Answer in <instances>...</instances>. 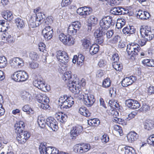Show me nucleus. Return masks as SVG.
<instances>
[{
  "mask_svg": "<svg viewBox=\"0 0 154 154\" xmlns=\"http://www.w3.org/2000/svg\"><path fill=\"white\" fill-rule=\"evenodd\" d=\"M14 130L16 133L23 131L25 127V124L23 122L20 121L15 124Z\"/></svg>",
  "mask_w": 154,
  "mask_h": 154,
  "instance_id": "cd10ccee",
  "label": "nucleus"
},
{
  "mask_svg": "<svg viewBox=\"0 0 154 154\" xmlns=\"http://www.w3.org/2000/svg\"><path fill=\"white\" fill-rule=\"evenodd\" d=\"M12 79L17 82H24L28 79L27 73L24 71H18L15 72L12 76Z\"/></svg>",
  "mask_w": 154,
  "mask_h": 154,
  "instance_id": "6e6552de",
  "label": "nucleus"
},
{
  "mask_svg": "<svg viewBox=\"0 0 154 154\" xmlns=\"http://www.w3.org/2000/svg\"><path fill=\"white\" fill-rule=\"evenodd\" d=\"M99 46L97 44L92 45L90 49V53L92 55L96 54L99 51Z\"/></svg>",
  "mask_w": 154,
  "mask_h": 154,
  "instance_id": "c9c22d12",
  "label": "nucleus"
},
{
  "mask_svg": "<svg viewBox=\"0 0 154 154\" xmlns=\"http://www.w3.org/2000/svg\"><path fill=\"white\" fill-rule=\"evenodd\" d=\"M79 112L81 114L87 117H89L91 115V113L85 107H80L79 109Z\"/></svg>",
  "mask_w": 154,
  "mask_h": 154,
  "instance_id": "7c9ffc66",
  "label": "nucleus"
},
{
  "mask_svg": "<svg viewBox=\"0 0 154 154\" xmlns=\"http://www.w3.org/2000/svg\"><path fill=\"white\" fill-rule=\"evenodd\" d=\"M90 149V146L88 144H77L75 146V152L83 153L88 151Z\"/></svg>",
  "mask_w": 154,
  "mask_h": 154,
  "instance_id": "ddd939ff",
  "label": "nucleus"
},
{
  "mask_svg": "<svg viewBox=\"0 0 154 154\" xmlns=\"http://www.w3.org/2000/svg\"><path fill=\"white\" fill-rule=\"evenodd\" d=\"M126 50L129 56L134 57L138 54V53L140 51L141 48L137 44L131 43L127 45Z\"/></svg>",
  "mask_w": 154,
  "mask_h": 154,
  "instance_id": "20e7f679",
  "label": "nucleus"
},
{
  "mask_svg": "<svg viewBox=\"0 0 154 154\" xmlns=\"http://www.w3.org/2000/svg\"><path fill=\"white\" fill-rule=\"evenodd\" d=\"M43 21L42 13L38 12L36 14V16L32 17L29 20V25L31 28H34L38 26Z\"/></svg>",
  "mask_w": 154,
  "mask_h": 154,
  "instance_id": "39448f33",
  "label": "nucleus"
},
{
  "mask_svg": "<svg viewBox=\"0 0 154 154\" xmlns=\"http://www.w3.org/2000/svg\"><path fill=\"white\" fill-rule=\"evenodd\" d=\"M57 57L58 61L60 62L61 66L64 67L69 61V57L67 53L65 51H59L57 52ZM66 67V66H64Z\"/></svg>",
  "mask_w": 154,
  "mask_h": 154,
  "instance_id": "1a4fd4ad",
  "label": "nucleus"
},
{
  "mask_svg": "<svg viewBox=\"0 0 154 154\" xmlns=\"http://www.w3.org/2000/svg\"><path fill=\"white\" fill-rule=\"evenodd\" d=\"M136 79V77L135 76L126 77L121 82L122 85L123 87H126L131 85Z\"/></svg>",
  "mask_w": 154,
  "mask_h": 154,
  "instance_id": "a211bd4d",
  "label": "nucleus"
},
{
  "mask_svg": "<svg viewBox=\"0 0 154 154\" xmlns=\"http://www.w3.org/2000/svg\"><path fill=\"white\" fill-rule=\"evenodd\" d=\"M46 124L53 131H55L57 130V122L53 117H48L46 120Z\"/></svg>",
  "mask_w": 154,
  "mask_h": 154,
  "instance_id": "4468645a",
  "label": "nucleus"
},
{
  "mask_svg": "<svg viewBox=\"0 0 154 154\" xmlns=\"http://www.w3.org/2000/svg\"><path fill=\"white\" fill-rule=\"evenodd\" d=\"M137 15L139 18L143 20H146L150 17V14L148 12L140 10L138 11Z\"/></svg>",
  "mask_w": 154,
  "mask_h": 154,
  "instance_id": "a878e982",
  "label": "nucleus"
},
{
  "mask_svg": "<svg viewBox=\"0 0 154 154\" xmlns=\"http://www.w3.org/2000/svg\"><path fill=\"white\" fill-rule=\"evenodd\" d=\"M46 147L44 143H41L39 146V150L41 154H45L46 152Z\"/></svg>",
  "mask_w": 154,
  "mask_h": 154,
  "instance_id": "de8ad7c7",
  "label": "nucleus"
},
{
  "mask_svg": "<svg viewBox=\"0 0 154 154\" xmlns=\"http://www.w3.org/2000/svg\"><path fill=\"white\" fill-rule=\"evenodd\" d=\"M120 37L118 35H116L112 39L109 40L110 42L112 44H116L120 39Z\"/></svg>",
  "mask_w": 154,
  "mask_h": 154,
  "instance_id": "5fc2aeb1",
  "label": "nucleus"
},
{
  "mask_svg": "<svg viewBox=\"0 0 154 154\" xmlns=\"http://www.w3.org/2000/svg\"><path fill=\"white\" fill-rule=\"evenodd\" d=\"M83 128L81 126L77 125L73 127L70 131V137L72 139H75L76 137L82 132Z\"/></svg>",
  "mask_w": 154,
  "mask_h": 154,
  "instance_id": "2eb2a0df",
  "label": "nucleus"
},
{
  "mask_svg": "<svg viewBox=\"0 0 154 154\" xmlns=\"http://www.w3.org/2000/svg\"><path fill=\"white\" fill-rule=\"evenodd\" d=\"M103 30L101 31L100 29H97L96 30L94 33V36L95 37H98L102 36L103 34Z\"/></svg>",
  "mask_w": 154,
  "mask_h": 154,
  "instance_id": "6e6d98bb",
  "label": "nucleus"
},
{
  "mask_svg": "<svg viewBox=\"0 0 154 154\" xmlns=\"http://www.w3.org/2000/svg\"><path fill=\"white\" fill-rule=\"evenodd\" d=\"M21 97L25 101L28 102L32 99L31 94L28 92L26 91H23L21 92Z\"/></svg>",
  "mask_w": 154,
  "mask_h": 154,
  "instance_id": "393cba45",
  "label": "nucleus"
},
{
  "mask_svg": "<svg viewBox=\"0 0 154 154\" xmlns=\"http://www.w3.org/2000/svg\"><path fill=\"white\" fill-rule=\"evenodd\" d=\"M33 84L35 87L42 91H45L46 88V86L43 79L42 78L35 79L33 82Z\"/></svg>",
  "mask_w": 154,
  "mask_h": 154,
  "instance_id": "aec40b11",
  "label": "nucleus"
},
{
  "mask_svg": "<svg viewBox=\"0 0 154 154\" xmlns=\"http://www.w3.org/2000/svg\"><path fill=\"white\" fill-rule=\"evenodd\" d=\"M84 12V18H86L87 16L90 14L92 12L91 9L90 7H82Z\"/></svg>",
  "mask_w": 154,
  "mask_h": 154,
  "instance_id": "79ce46f5",
  "label": "nucleus"
},
{
  "mask_svg": "<svg viewBox=\"0 0 154 154\" xmlns=\"http://www.w3.org/2000/svg\"><path fill=\"white\" fill-rule=\"evenodd\" d=\"M123 10V8L120 7H115L111 9L110 13L115 15H121Z\"/></svg>",
  "mask_w": 154,
  "mask_h": 154,
  "instance_id": "473e14b6",
  "label": "nucleus"
},
{
  "mask_svg": "<svg viewBox=\"0 0 154 154\" xmlns=\"http://www.w3.org/2000/svg\"><path fill=\"white\" fill-rule=\"evenodd\" d=\"M83 98L84 103L88 107L92 106L95 101L94 97L93 95H85L84 96Z\"/></svg>",
  "mask_w": 154,
  "mask_h": 154,
  "instance_id": "6ab92c4d",
  "label": "nucleus"
},
{
  "mask_svg": "<svg viewBox=\"0 0 154 154\" xmlns=\"http://www.w3.org/2000/svg\"><path fill=\"white\" fill-rule=\"evenodd\" d=\"M89 123H88V124L90 125L96 127L100 124V121L98 119H93L91 120V121Z\"/></svg>",
  "mask_w": 154,
  "mask_h": 154,
  "instance_id": "49530a36",
  "label": "nucleus"
},
{
  "mask_svg": "<svg viewBox=\"0 0 154 154\" xmlns=\"http://www.w3.org/2000/svg\"><path fill=\"white\" fill-rule=\"evenodd\" d=\"M8 64L6 57L4 56H0V67H5Z\"/></svg>",
  "mask_w": 154,
  "mask_h": 154,
  "instance_id": "4c0bfd02",
  "label": "nucleus"
},
{
  "mask_svg": "<svg viewBox=\"0 0 154 154\" xmlns=\"http://www.w3.org/2000/svg\"><path fill=\"white\" fill-rule=\"evenodd\" d=\"M71 71L65 72L62 77L63 80L68 82L67 85L69 89L72 92L74 93L77 96L80 93V85L79 83V79L76 75H74V77H72Z\"/></svg>",
  "mask_w": 154,
  "mask_h": 154,
  "instance_id": "f257e3e1",
  "label": "nucleus"
},
{
  "mask_svg": "<svg viewBox=\"0 0 154 154\" xmlns=\"http://www.w3.org/2000/svg\"><path fill=\"white\" fill-rule=\"evenodd\" d=\"M147 141L149 144L154 146V134H152L149 137Z\"/></svg>",
  "mask_w": 154,
  "mask_h": 154,
  "instance_id": "09e8293b",
  "label": "nucleus"
},
{
  "mask_svg": "<svg viewBox=\"0 0 154 154\" xmlns=\"http://www.w3.org/2000/svg\"><path fill=\"white\" fill-rule=\"evenodd\" d=\"M38 49L40 51H43L45 49L46 46L45 44L42 42H40L38 44Z\"/></svg>",
  "mask_w": 154,
  "mask_h": 154,
  "instance_id": "bf43d9fd",
  "label": "nucleus"
},
{
  "mask_svg": "<svg viewBox=\"0 0 154 154\" xmlns=\"http://www.w3.org/2000/svg\"><path fill=\"white\" fill-rule=\"evenodd\" d=\"M97 18L93 15L90 16L88 20V30L91 31L92 26H94L97 23Z\"/></svg>",
  "mask_w": 154,
  "mask_h": 154,
  "instance_id": "4be33fe9",
  "label": "nucleus"
},
{
  "mask_svg": "<svg viewBox=\"0 0 154 154\" xmlns=\"http://www.w3.org/2000/svg\"><path fill=\"white\" fill-rule=\"evenodd\" d=\"M52 22L53 20L51 17L47 18L45 21V25H48V26H50V24L52 23ZM45 26L46 25H45Z\"/></svg>",
  "mask_w": 154,
  "mask_h": 154,
  "instance_id": "680f3d73",
  "label": "nucleus"
},
{
  "mask_svg": "<svg viewBox=\"0 0 154 154\" xmlns=\"http://www.w3.org/2000/svg\"><path fill=\"white\" fill-rule=\"evenodd\" d=\"M67 35L64 33H61L58 36L59 40L63 43L65 42V38H67Z\"/></svg>",
  "mask_w": 154,
  "mask_h": 154,
  "instance_id": "864d4df0",
  "label": "nucleus"
},
{
  "mask_svg": "<svg viewBox=\"0 0 154 154\" xmlns=\"http://www.w3.org/2000/svg\"><path fill=\"white\" fill-rule=\"evenodd\" d=\"M36 97L37 101L39 103V105L41 108L45 109L49 108V99L45 95L38 94Z\"/></svg>",
  "mask_w": 154,
  "mask_h": 154,
  "instance_id": "423d86ee",
  "label": "nucleus"
},
{
  "mask_svg": "<svg viewBox=\"0 0 154 154\" xmlns=\"http://www.w3.org/2000/svg\"><path fill=\"white\" fill-rule=\"evenodd\" d=\"M55 117L58 121L63 123L65 122L67 119L66 115L61 112L56 113Z\"/></svg>",
  "mask_w": 154,
  "mask_h": 154,
  "instance_id": "bb28decb",
  "label": "nucleus"
},
{
  "mask_svg": "<svg viewBox=\"0 0 154 154\" xmlns=\"http://www.w3.org/2000/svg\"><path fill=\"white\" fill-rule=\"evenodd\" d=\"M39 65L37 61H34L31 63H29V66L30 67H38Z\"/></svg>",
  "mask_w": 154,
  "mask_h": 154,
  "instance_id": "0e129e2a",
  "label": "nucleus"
},
{
  "mask_svg": "<svg viewBox=\"0 0 154 154\" xmlns=\"http://www.w3.org/2000/svg\"><path fill=\"white\" fill-rule=\"evenodd\" d=\"M17 133V139L20 143L23 144L30 137V134L27 131H22Z\"/></svg>",
  "mask_w": 154,
  "mask_h": 154,
  "instance_id": "9b49d317",
  "label": "nucleus"
},
{
  "mask_svg": "<svg viewBox=\"0 0 154 154\" xmlns=\"http://www.w3.org/2000/svg\"><path fill=\"white\" fill-rule=\"evenodd\" d=\"M114 128L115 130L119 133L120 136H122L123 135L122 131L120 126L117 125H115Z\"/></svg>",
  "mask_w": 154,
  "mask_h": 154,
  "instance_id": "3c124183",
  "label": "nucleus"
},
{
  "mask_svg": "<svg viewBox=\"0 0 154 154\" xmlns=\"http://www.w3.org/2000/svg\"><path fill=\"white\" fill-rule=\"evenodd\" d=\"M109 136L105 134L103 135L101 138V140L103 143H106L109 141Z\"/></svg>",
  "mask_w": 154,
  "mask_h": 154,
  "instance_id": "4d7b16f0",
  "label": "nucleus"
},
{
  "mask_svg": "<svg viewBox=\"0 0 154 154\" xmlns=\"http://www.w3.org/2000/svg\"><path fill=\"white\" fill-rule=\"evenodd\" d=\"M149 109L150 107L149 106L145 104L143 105L140 108V109L142 110L143 111L146 112L149 110Z\"/></svg>",
  "mask_w": 154,
  "mask_h": 154,
  "instance_id": "69168bd1",
  "label": "nucleus"
},
{
  "mask_svg": "<svg viewBox=\"0 0 154 154\" xmlns=\"http://www.w3.org/2000/svg\"><path fill=\"white\" fill-rule=\"evenodd\" d=\"M150 40H147L145 38H143L140 39L139 41V43L141 46H143L145 45L147 41H149Z\"/></svg>",
  "mask_w": 154,
  "mask_h": 154,
  "instance_id": "052dcab7",
  "label": "nucleus"
},
{
  "mask_svg": "<svg viewBox=\"0 0 154 154\" xmlns=\"http://www.w3.org/2000/svg\"><path fill=\"white\" fill-rule=\"evenodd\" d=\"M84 57L81 54H80L78 56L74 55L72 59V61L74 63H75L77 61L78 66H82L84 63Z\"/></svg>",
  "mask_w": 154,
  "mask_h": 154,
  "instance_id": "412c9836",
  "label": "nucleus"
},
{
  "mask_svg": "<svg viewBox=\"0 0 154 154\" xmlns=\"http://www.w3.org/2000/svg\"><path fill=\"white\" fill-rule=\"evenodd\" d=\"M140 33L142 37L147 40H151L154 37V30L148 26L141 28Z\"/></svg>",
  "mask_w": 154,
  "mask_h": 154,
  "instance_id": "0eeeda50",
  "label": "nucleus"
},
{
  "mask_svg": "<svg viewBox=\"0 0 154 154\" xmlns=\"http://www.w3.org/2000/svg\"><path fill=\"white\" fill-rule=\"evenodd\" d=\"M135 30L133 26H129L125 27L123 29L122 31L124 34H131L134 33Z\"/></svg>",
  "mask_w": 154,
  "mask_h": 154,
  "instance_id": "2f4dec72",
  "label": "nucleus"
},
{
  "mask_svg": "<svg viewBox=\"0 0 154 154\" xmlns=\"http://www.w3.org/2000/svg\"><path fill=\"white\" fill-rule=\"evenodd\" d=\"M125 154H136L135 150L133 148L130 146H126L123 149Z\"/></svg>",
  "mask_w": 154,
  "mask_h": 154,
  "instance_id": "f704fd0d",
  "label": "nucleus"
},
{
  "mask_svg": "<svg viewBox=\"0 0 154 154\" xmlns=\"http://www.w3.org/2000/svg\"><path fill=\"white\" fill-rule=\"evenodd\" d=\"M83 9V8L82 7L79 8L77 10V13L78 14H79L80 16H82L84 18V15Z\"/></svg>",
  "mask_w": 154,
  "mask_h": 154,
  "instance_id": "e2e57ef3",
  "label": "nucleus"
},
{
  "mask_svg": "<svg viewBox=\"0 0 154 154\" xmlns=\"http://www.w3.org/2000/svg\"><path fill=\"white\" fill-rule=\"evenodd\" d=\"M147 91L149 94H154V86H150L147 88Z\"/></svg>",
  "mask_w": 154,
  "mask_h": 154,
  "instance_id": "774afa93",
  "label": "nucleus"
},
{
  "mask_svg": "<svg viewBox=\"0 0 154 154\" xmlns=\"http://www.w3.org/2000/svg\"><path fill=\"white\" fill-rule=\"evenodd\" d=\"M106 62L103 60H100L98 63V65L100 67L105 66Z\"/></svg>",
  "mask_w": 154,
  "mask_h": 154,
  "instance_id": "338daca9",
  "label": "nucleus"
},
{
  "mask_svg": "<svg viewBox=\"0 0 154 154\" xmlns=\"http://www.w3.org/2000/svg\"><path fill=\"white\" fill-rule=\"evenodd\" d=\"M82 45L85 48H87L90 45V42L89 40L84 38L81 41Z\"/></svg>",
  "mask_w": 154,
  "mask_h": 154,
  "instance_id": "37998d69",
  "label": "nucleus"
},
{
  "mask_svg": "<svg viewBox=\"0 0 154 154\" xmlns=\"http://www.w3.org/2000/svg\"><path fill=\"white\" fill-rule=\"evenodd\" d=\"M125 104L128 108L132 109H137L140 106V103L137 101L131 99L126 100Z\"/></svg>",
  "mask_w": 154,
  "mask_h": 154,
  "instance_id": "f3484780",
  "label": "nucleus"
},
{
  "mask_svg": "<svg viewBox=\"0 0 154 154\" xmlns=\"http://www.w3.org/2000/svg\"><path fill=\"white\" fill-rule=\"evenodd\" d=\"M15 23L18 28H22L24 26V23L23 20L20 18L15 20Z\"/></svg>",
  "mask_w": 154,
  "mask_h": 154,
  "instance_id": "58836bf2",
  "label": "nucleus"
},
{
  "mask_svg": "<svg viewBox=\"0 0 154 154\" xmlns=\"http://www.w3.org/2000/svg\"><path fill=\"white\" fill-rule=\"evenodd\" d=\"M29 56L32 60L35 61H36L39 58L37 53L35 52H30L29 54Z\"/></svg>",
  "mask_w": 154,
  "mask_h": 154,
  "instance_id": "c03bdc74",
  "label": "nucleus"
},
{
  "mask_svg": "<svg viewBox=\"0 0 154 154\" xmlns=\"http://www.w3.org/2000/svg\"><path fill=\"white\" fill-rule=\"evenodd\" d=\"M111 60L112 63V65L113 67H123L122 64L119 62V57L117 53L113 54L111 58Z\"/></svg>",
  "mask_w": 154,
  "mask_h": 154,
  "instance_id": "dca6fc26",
  "label": "nucleus"
},
{
  "mask_svg": "<svg viewBox=\"0 0 154 154\" xmlns=\"http://www.w3.org/2000/svg\"><path fill=\"white\" fill-rule=\"evenodd\" d=\"M72 0H62L61 3L62 7H65L69 5Z\"/></svg>",
  "mask_w": 154,
  "mask_h": 154,
  "instance_id": "13d9d810",
  "label": "nucleus"
},
{
  "mask_svg": "<svg viewBox=\"0 0 154 154\" xmlns=\"http://www.w3.org/2000/svg\"><path fill=\"white\" fill-rule=\"evenodd\" d=\"M13 64H11V66L14 67H21L23 66L24 63L22 58L19 57H14L11 59Z\"/></svg>",
  "mask_w": 154,
  "mask_h": 154,
  "instance_id": "5701e85b",
  "label": "nucleus"
},
{
  "mask_svg": "<svg viewBox=\"0 0 154 154\" xmlns=\"http://www.w3.org/2000/svg\"><path fill=\"white\" fill-rule=\"evenodd\" d=\"M105 73V71L103 70L100 69L98 70L96 74V76L98 78H101Z\"/></svg>",
  "mask_w": 154,
  "mask_h": 154,
  "instance_id": "603ef678",
  "label": "nucleus"
},
{
  "mask_svg": "<svg viewBox=\"0 0 154 154\" xmlns=\"http://www.w3.org/2000/svg\"><path fill=\"white\" fill-rule=\"evenodd\" d=\"M117 110L112 109L109 110L110 115L113 117H116L119 116V113Z\"/></svg>",
  "mask_w": 154,
  "mask_h": 154,
  "instance_id": "8fccbe9b",
  "label": "nucleus"
},
{
  "mask_svg": "<svg viewBox=\"0 0 154 154\" xmlns=\"http://www.w3.org/2000/svg\"><path fill=\"white\" fill-rule=\"evenodd\" d=\"M67 38H65L63 44L65 45L71 46L73 45L75 42V39L71 35H67Z\"/></svg>",
  "mask_w": 154,
  "mask_h": 154,
  "instance_id": "72a5a7b5",
  "label": "nucleus"
},
{
  "mask_svg": "<svg viewBox=\"0 0 154 154\" xmlns=\"http://www.w3.org/2000/svg\"><path fill=\"white\" fill-rule=\"evenodd\" d=\"M58 102L61 109L63 110L71 107L74 103L73 98L71 96L67 97L66 95H64L63 97H60Z\"/></svg>",
  "mask_w": 154,
  "mask_h": 154,
  "instance_id": "f03ea898",
  "label": "nucleus"
},
{
  "mask_svg": "<svg viewBox=\"0 0 154 154\" xmlns=\"http://www.w3.org/2000/svg\"><path fill=\"white\" fill-rule=\"evenodd\" d=\"M111 81L109 79L107 78L105 79L103 82V87L107 88L110 86L111 85Z\"/></svg>",
  "mask_w": 154,
  "mask_h": 154,
  "instance_id": "a18cd8bd",
  "label": "nucleus"
},
{
  "mask_svg": "<svg viewBox=\"0 0 154 154\" xmlns=\"http://www.w3.org/2000/svg\"><path fill=\"white\" fill-rule=\"evenodd\" d=\"M53 30L50 26H45V27L42 31V34L46 40H48L52 38L53 35Z\"/></svg>",
  "mask_w": 154,
  "mask_h": 154,
  "instance_id": "f8f14e48",
  "label": "nucleus"
},
{
  "mask_svg": "<svg viewBox=\"0 0 154 154\" xmlns=\"http://www.w3.org/2000/svg\"><path fill=\"white\" fill-rule=\"evenodd\" d=\"M38 123L40 127L42 128H44L45 127L46 122L45 121L44 118H38Z\"/></svg>",
  "mask_w": 154,
  "mask_h": 154,
  "instance_id": "a19ab883",
  "label": "nucleus"
},
{
  "mask_svg": "<svg viewBox=\"0 0 154 154\" xmlns=\"http://www.w3.org/2000/svg\"><path fill=\"white\" fill-rule=\"evenodd\" d=\"M142 63L145 66L154 67V60L144 59L142 61Z\"/></svg>",
  "mask_w": 154,
  "mask_h": 154,
  "instance_id": "e433bc0d",
  "label": "nucleus"
},
{
  "mask_svg": "<svg viewBox=\"0 0 154 154\" xmlns=\"http://www.w3.org/2000/svg\"><path fill=\"white\" fill-rule=\"evenodd\" d=\"M127 137L128 142L132 143L138 138V136L135 132L132 131L127 134Z\"/></svg>",
  "mask_w": 154,
  "mask_h": 154,
  "instance_id": "b1692460",
  "label": "nucleus"
},
{
  "mask_svg": "<svg viewBox=\"0 0 154 154\" xmlns=\"http://www.w3.org/2000/svg\"><path fill=\"white\" fill-rule=\"evenodd\" d=\"M22 110L24 112H26L28 114H33L34 112L32 109L28 105H26L24 106Z\"/></svg>",
  "mask_w": 154,
  "mask_h": 154,
  "instance_id": "ea45409f",
  "label": "nucleus"
},
{
  "mask_svg": "<svg viewBox=\"0 0 154 154\" xmlns=\"http://www.w3.org/2000/svg\"><path fill=\"white\" fill-rule=\"evenodd\" d=\"M2 17L5 19L11 21L13 18V16L11 12L9 11H4L2 12Z\"/></svg>",
  "mask_w": 154,
  "mask_h": 154,
  "instance_id": "c756f323",
  "label": "nucleus"
},
{
  "mask_svg": "<svg viewBox=\"0 0 154 154\" xmlns=\"http://www.w3.org/2000/svg\"><path fill=\"white\" fill-rule=\"evenodd\" d=\"M114 24L113 18L110 16L105 17H103L100 21V25L102 28L101 30H107L111 25L113 26Z\"/></svg>",
  "mask_w": 154,
  "mask_h": 154,
  "instance_id": "7ed1b4c3",
  "label": "nucleus"
},
{
  "mask_svg": "<svg viewBox=\"0 0 154 154\" xmlns=\"http://www.w3.org/2000/svg\"><path fill=\"white\" fill-rule=\"evenodd\" d=\"M81 25L78 21L73 22L70 24L68 28L67 32L70 35H75L80 28Z\"/></svg>",
  "mask_w": 154,
  "mask_h": 154,
  "instance_id": "9d476101",
  "label": "nucleus"
},
{
  "mask_svg": "<svg viewBox=\"0 0 154 154\" xmlns=\"http://www.w3.org/2000/svg\"><path fill=\"white\" fill-rule=\"evenodd\" d=\"M144 128L145 129L150 130L154 128V122L150 119H147L144 123Z\"/></svg>",
  "mask_w": 154,
  "mask_h": 154,
  "instance_id": "c85d7f7f",
  "label": "nucleus"
}]
</instances>
